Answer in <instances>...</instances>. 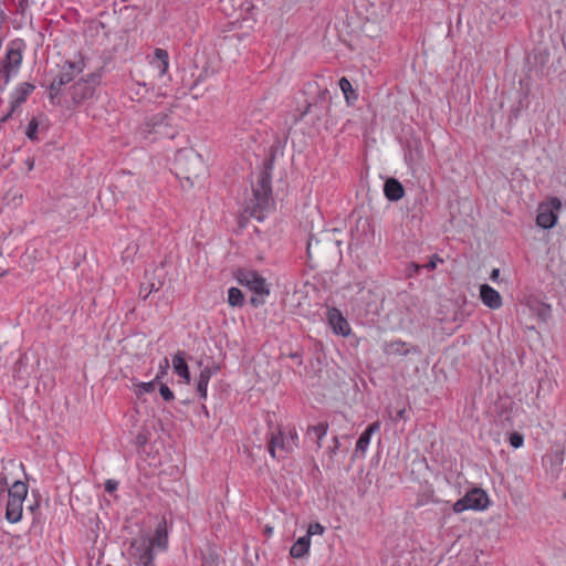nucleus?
I'll return each instance as SVG.
<instances>
[{
    "instance_id": "f03ea898",
    "label": "nucleus",
    "mask_w": 566,
    "mask_h": 566,
    "mask_svg": "<svg viewBox=\"0 0 566 566\" xmlns=\"http://www.w3.org/2000/svg\"><path fill=\"white\" fill-rule=\"evenodd\" d=\"M272 206L273 199L271 180L263 175L252 187V198L245 206V212L258 221H262Z\"/></svg>"
},
{
    "instance_id": "6e6552de",
    "label": "nucleus",
    "mask_w": 566,
    "mask_h": 566,
    "mask_svg": "<svg viewBox=\"0 0 566 566\" xmlns=\"http://www.w3.org/2000/svg\"><path fill=\"white\" fill-rule=\"evenodd\" d=\"M562 203L559 199L552 198L547 202L539 205L536 223L543 229H549L557 222V212Z\"/></svg>"
},
{
    "instance_id": "2eb2a0df",
    "label": "nucleus",
    "mask_w": 566,
    "mask_h": 566,
    "mask_svg": "<svg viewBox=\"0 0 566 566\" xmlns=\"http://www.w3.org/2000/svg\"><path fill=\"white\" fill-rule=\"evenodd\" d=\"M342 235V231L338 229H327L319 232V238L312 235L307 242L306 248H312L313 244H335L340 245L342 240L339 237Z\"/></svg>"
},
{
    "instance_id": "ea45409f",
    "label": "nucleus",
    "mask_w": 566,
    "mask_h": 566,
    "mask_svg": "<svg viewBox=\"0 0 566 566\" xmlns=\"http://www.w3.org/2000/svg\"><path fill=\"white\" fill-rule=\"evenodd\" d=\"M205 566H214L213 563H210V564H205Z\"/></svg>"
},
{
    "instance_id": "ddd939ff",
    "label": "nucleus",
    "mask_w": 566,
    "mask_h": 566,
    "mask_svg": "<svg viewBox=\"0 0 566 566\" xmlns=\"http://www.w3.org/2000/svg\"><path fill=\"white\" fill-rule=\"evenodd\" d=\"M327 319L333 332L337 335L348 336L350 326L343 314L337 308H329L327 311Z\"/></svg>"
},
{
    "instance_id": "39448f33",
    "label": "nucleus",
    "mask_w": 566,
    "mask_h": 566,
    "mask_svg": "<svg viewBox=\"0 0 566 566\" xmlns=\"http://www.w3.org/2000/svg\"><path fill=\"white\" fill-rule=\"evenodd\" d=\"M177 175L193 186L206 172V167L202 157L198 154H189L182 156L178 160Z\"/></svg>"
},
{
    "instance_id": "5701e85b",
    "label": "nucleus",
    "mask_w": 566,
    "mask_h": 566,
    "mask_svg": "<svg viewBox=\"0 0 566 566\" xmlns=\"http://www.w3.org/2000/svg\"><path fill=\"white\" fill-rule=\"evenodd\" d=\"M327 433V424L326 423H318L316 426H313L308 429L307 434L311 439H315L317 447H322V440Z\"/></svg>"
},
{
    "instance_id": "c756f323",
    "label": "nucleus",
    "mask_w": 566,
    "mask_h": 566,
    "mask_svg": "<svg viewBox=\"0 0 566 566\" xmlns=\"http://www.w3.org/2000/svg\"><path fill=\"white\" fill-rule=\"evenodd\" d=\"M159 392L161 395V397L166 400V401H171L175 399V395L174 392L169 389V387L165 384H161L160 387H159Z\"/></svg>"
},
{
    "instance_id": "393cba45",
    "label": "nucleus",
    "mask_w": 566,
    "mask_h": 566,
    "mask_svg": "<svg viewBox=\"0 0 566 566\" xmlns=\"http://www.w3.org/2000/svg\"><path fill=\"white\" fill-rule=\"evenodd\" d=\"M243 294L242 292L237 287H230L228 290V303L230 306H242L243 305Z\"/></svg>"
},
{
    "instance_id": "a211bd4d",
    "label": "nucleus",
    "mask_w": 566,
    "mask_h": 566,
    "mask_svg": "<svg viewBox=\"0 0 566 566\" xmlns=\"http://www.w3.org/2000/svg\"><path fill=\"white\" fill-rule=\"evenodd\" d=\"M172 368L175 373L187 384L189 385L191 381L190 371L188 365L185 360L184 354L178 352L174 355L171 359Z\"/></svg>"
},
{
    "instance_id": "7ed1b4c3",
    "label": "nucleus",
    "mask_w": 566,
    "mask_h": 566,
    "mask_svg": "<svg viewBox=\"0 0 566 566\" xmlns=\"http://www.w3.org/2000/svg\"><path fill=\"white\" fill-rule=\"evenodd\" d=\"M23 44L21 41L11 42L6 55L0 60V92H2L8 83L14 78L22 66Z\"/></svg>"
},
{
    "instance_id": "4be33fe9",
    "label": "nucleus",
    "mask_w": 566,
    "mask_h": 566,
    "mask_svg": "<svg viewBox=\"0 0 566 566\" xmlns=\"http://www.w3.org/2000/svg\"><path fill=\"white\" fill-rule=\"evenodd\" d=\"M338 84L342 93L344 94L345 101L348 105H352L358 98V95L353 88L352 83L348 81V78L342 77Z\"/></svg>"
},
{
    "instance_id": "6ab92c4d",
    "label": "nucleus",
    "mask_w": 566,
    "mask_h": 566,
    "mask_svg": "<svg viewBox=\"0 0 566 566\" xmlns=\"http://www.w3.org/2000/svg\"><path fill=\"white\" fill-rule=\"evenodd\" d=\"M384 193L387 199L397 201L403 197L405 189L397 179L390 178L385 182Z\"/></svg>"
},
{
    "instance_id": "1a4fd4ad",
    "label": "nucleus",
    "mask_w": 566,
    "mask_h": 566,
    "mask_svg": "<svg viewBox=\"0 0 566 566\" xmlns=\"http://www.w3.org/2000/svg\"><path fill=\"white\" fill-rule=\"evenodd\" d=\"M297 436L295 432L277 433L273 436L269 446L270 453L273 458H281L283 453L291 452L296 446Z\"/></svg>"
},
{
    "instance_id": "f704fd0d",
    "label": "nucleus",
    "mask_w": 566,
    "mask_h": 566,
    "mask_svg": "<svg viewBox=\"0 0 566 566\" xmlns=\"http://www.w3.org/2000/svg\"><path fill=\"white\" fill-rule=\"evenodd\" d=\"M9 489H8V483H7V479L6 478H0V496L4 494V492H7Z\"/></svg>"
},
{
    "instance_id": "20e7f679",
    "label": "nucleus",
    "mask_w": 566,
    "mask_h": 566,
    "mask_svg": "<svg viewBox=\"0 0 566 566\" xmlns=\"http://www.w3.org/2000/svg\"><path fill=\"white\" fill-rule=\"evenodd\" d=\"M28 494V486L22 481H15L8 490L6 517L10 523H17L22 517L23 502Z\"/></svg>"
},
{
    "instance_id": "412c9836",
    "label": "nucleus",
    "mask_w": 566,
    "mask_h": 566,
    "mask_svg": "<svg viewBox=\"0 0 566 566\" xmlns=\"http://www.w3.org/2000/svg\"><path fill=\"white\" fill-rule=\"evenodd\" d=\"M310 547L311 539L308 538V536H302L293 544L290 553L293 557L301 558L307 554Z\"/></svg>"
},
{
    "instance_id": "e433bc0d",
    "label": "nucleus",
    "mask_w": 566,
    "mask_h": 566,
    "mask_svg": "<svg viewBox=\"0 0 566 566\" xmlns=\"http://www.w3.org/2000/svg\"><path fill=\"white\" fill-rule=\"evenodd\" d=\"M264 297L265 296H260V295H256L254 297L251 298V303L254 305V306H259L260 304L264 303Z\"/></svg>"
},
{
    "instance_id": "0eeeda50",
    "label": "nucleus",
    "mask_w": 566,
    "mask_h": 566,
    "mask_svg": "<svg viewBox=\"0 0 566 566\" xmlns=\"http://www.w3.org/2000/svg\"><path fill=\"white\" fill-rule=\"evenodd\" d=\"M234 277L241 285L248 287L256 295L268 296L270 294L266 281L256 272L239 269L235 271Z\"/></svg>"
},
{
    "instance_id": "2f4dec72",
    "label": "nucleus",
    "mask_w": 566,
    "mask_h": 566,
    "mask_svg": "<svg viewBox=\"0 0 566 566\" xmlns=\"http://www.w3.org/2000/svg\"><path fill=\"white\" fill-rule=\"evenodd\" d=\"M442 262H443V261H442V259H440V258H439V256H437V255H433V256L430 259L429 263H428V264H426V268H427V269H429V270H433V269H436V268H437L438 263H442Z\"/></svg>"
},
{
    "instance_id": "9d476101",
    "label": "nucleus",
    "mask_w": 566,
    "mask_h": 566,
    "mask_svg": "<svg viewBox=\"0 0 566 566\" xmlns=\"http://www.w3.org/2000/svg\"><path fill=\"white\" fill-rule=\"evenodd\" d=\"M82 71L83 62H65L61 67L59 75L51 83V94L57 93L63 85L70 83Z\"/></svg>"
},
{
    "instance_id": "4c0bfd02",
    "label": "nucleus",
    "mask_w": 566,
    "mask_h": 566,
    "mask_svg": "<svg viewBox=\"0 0 566 566\" xmlns=\"http://www.w3.org/2000/svg\"><path fill=\"white\" fill-rule=\"evenodd\" d=\"M499 276H500V270L499 269H493V271L491 272L490 279L493 282H497L499 281Z\"/></svg>"
},
{
    "instance_id": "f8f14e48",
    "label": "nucleus",
    "mask_w": 566,
    "mask_h": 566,
    "mask_svg": "<svg viewBox=\"0 0 566 566\" xmlns=\"http://www.w3.org/2000/svg\"><path fill=\"white\" fill-rule=\"evenodd\" d=\"M35 86L31 83H20L10 94V112L6 118L10 117L15 111L27 102L28 97L33 93Z\"/></svg>"
},
{
    "instance_id": "dca6fc26",
    "label": "nucleus",
    "mask_w": 566,
    "mask_h": 566,
    "mask_svg": "<svg viewBox=\"0 0 566 566\" xmlns=\"http://www.w3.org/2000/svg\"><path fill=\"white\" fill-rule=\"evenodd\" d=\"M380 430V422L375 421L367 427V429L360 434L359 439L356 442V451L365 454L369 443L371 436Z\"/></svg>"
},
{
    "instance_id": "4468645a",
    "label": "nucleus",
    "mask_w": 566,
    "mask_h": 566,
    "mask_svg": "<svg viewBox=\"0 0 566 566\" xmlns=\"http://www.w3.org/2000/svg\"><path fill=\"white\" fill-rule=\"evenodd\" d=\"M480 298L482 303L491 310H497L503 304L501 294L489 284H482L480 286Z\"/></svg>"
},
{
    "instance_id": "cd10ccee",
    "label": "nucleus",
    "mask_w": 566,
    "mask_h": 566,
    "mask_svg": "<svg viewBox=\"0 0 566 566\" xmlns=\"http://www.w3.org/2000/svg\"><path fill=\"white\" fill-rule=\"evenodd\" d=\"M325 528L319 523H312L310 524L307 528V534L305 536H308L311 539V536L313 535H322L324 533Z\"/></svg>"
},
{
    "instance_id": "c85d7f7f",
    "label": "nucleus",
    "mask_w": 566,
    "mask_h": 566,
    "mask_svg": "<svg viewBox=\"0 0 566 566\" xmlns=\"http://www.w3.org/2000/svg\"><path fill=\"white\" fill-rule=\"evenodd\" d=\"M509 441L514 449H518L523 446L524 438L518 432H513L510 434Z\"/></svg>"
},
{
    "instance_id": "423d86ee",
    "label": "nucleus",
    "mask_w": 566,
    "mask_h": 566,
    "mask_svg": "<svg viewBox=\"0 0 566 566\" xmlns=\"http://www.w3.org/2000/svg\"><path fill=\"white\" fill-rule=\"evenodd\" d=\"M490 497L488 493L482 490L474 488L465 493L463 497L458 500L452 510L454 513L459 514L468 510L472 511H484L489 507Z\"/></svg>"
},
{
    "instance_id": "9b49d317",
    "label": "nucleus",
    "mask_w": 566,
    "mask_h": 566,
    "mask_svg": "<svg viewBox=\"0 0 566 566\" xmlns=\"http://www.w3.org/2000/svg\"><path fill=\"white\" fill-rule=\"evenodd\" d=\"M168 126V115L166 113H157L145 119L139 126L138 134L147 139L153 134H160L164 128Z\"/></svg>"
},
{
    "instance_id": "b1692460",
    "label": "nucleus",
    "mask_w": 566,
    "mask_h": 566,
    "mask_svg": "<svg viewBox=\"0 0 566 566\" xmlns=\"http://www.w3.org/2000/svg\"><path fill=\"white\" fill-rule=\"evenodd\" d=\"M147 87L145 83L134 82L128 86V95L133 101H139L145 97Z\"/></svg>"
},
{
    "instance_id": "58836bf2",
    "label": "nucleus",
    "mask_w": 566,
    "mask_h": 566,
    "mask_svg": "<svg viewBox=\"0 0 566 566\" xmlns=\"http://www.w3.org/2000/svg\"><path fill=\"white\" fill-rule=\"evenodd\" d=\"M405 409H401L397 412V417L403 419L405 418Z\"/></svg>"
},
{
    "instance_id": "bb28decb",
    "label": "nucleus",
    "mask_w": 566,
    "mask_h": 566,
    "mask_svg": "<svg viewBox=\"0 0 566 566\" xmlns=\"http://www.w3.org/2000/svg\"><path fill=\"white\" fill-rule=\"evenodd\" d=\"M168 369H169V360L167 357H165L159 363V368H158V373L155 377V380H160L164 376H166Z\"/></svg>"
},
{
    "instance_id": "c9c22d12",
    "label": "nucleus",
    "mask_w": 566,
    "mask_h": 566,
    "mask_svg": "<svg viewBox=\"0 0 566 566\" xmlns=\"http://www.w3.org/2000/svg\"><path fill=\"white\" fill-rule=\"evenodd\" d=\"M34 164H35V160H34V158H33V157H29V158H27V159L24 160V165H25V167H27L28 171L33 170V168H34Z\"/></svg>"
},
{
    "instance_id": "f257e3e1",
    "label": "nucleus",
    "mask_w": 566,
    "mask_h": 566,
    "mask_svg": "<svg viewBox=\"0 0 566 566\" xmlns=\"http://www.w3.org/2000/svg\"><path fill=\"white\" fill-rule=\"evenodd\" d=\"M167 547L165 522L159 523L154 535H140L130 545L129 555L138 566H155L154 554Z\"/></svg>"
},
{
    "instance_id": "7c9ffc66",
    "label": "nucleus",
    "mask_w": 566,
    "mask_h": 566,
    "mask_svg": "<svg viewBox=\"0 0 566 566\" xmlns=\"http://www.w3.org/2000/svg\"><path fill=\"white\" fill-rule=\"evenodd\" d=\"M36 132H38V122L35 119H32L29 123V126H28V129H27V136L30 139H35L36 138Z\"/></svg>"
},
{
    "instance_id": "473e14b6",
    "label": "nucleus",
    "mask_w": 566,
    "mask_h": 566,
    "mask_svg": "<svg viewBox=\"0 0 566 566\" xmlns=\"http://www.w3.org/2000/svg\"><path fill=\"white\" fill-rule=\"evenodd\" d=\"M117 485H118V483L116 481L107 480L106 483H105V490L108 493H112V492H114L117 489Z\"/></svg>"
},
{
    "instance_id": "a878e982",
    "label": "nucleus",
    "mask_w": 566,
    "mask_h": 566,
    "mask_svg": "<svg viewBox=\"0 0 566 566\" xmlns=\"http://www.w3.org/2000/svg\"><path fill=\"white\" fill-rule=\"evenodd\" d=\"M158 380H151V381H148V382H139L137 385V395H143V394H146V392H151L155 390V386H156V382Z\"/></svg>"
},
{
    "instance_id": "72a5a7b5",
    "label": "nucleus",
    "mask_w": 566,
    "mask_h": 566,
    "mask_svg": "<svg viewBox=\"0 0 566 566\" xmlns=\"http://www.w3.org/2000/svg\"><path fill=\"white\" fill-rule=\"evenodd\" d=\"M551 307L548 305L543 304L542 310L539 312V316L545 319L549 316Z\"/></svg>"
},
{
    "instance_id": "aec40b11",
    "label": "nucleus",
    "mask_w": 566,
    "mask_h": 566,
    "mask_svg": "<svg viewBox=\"0 0 566 566\" xmlns=\"http://www.w3.org/2000/svg\"><path fill=\"white\" fill-rule=\"evenodd\" d=\"M213 371L210 367H205L197 379V391L200 398L206 399L208 396V384L212 376Z\"/></svg>"
},
{
    "instance_id": "f3484780",
    "label": "nucleus",
    "mask_w": 566,
    "mask_h": 566,
    "mask_svg": "<svg viewBox=\"0 0 566 566\" xmlns=\"http://www.w3.org/2000/svg\"><path fill=\"white\" fill-rule=\"evenodd\" d=\"M150 64L158 72V76H164L169 69V55L164 49H156L154 51V59Z\"/></svg>"
}]
</instances>
